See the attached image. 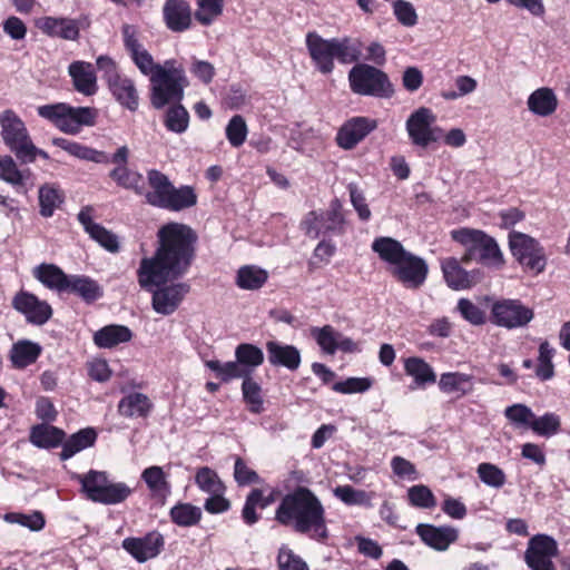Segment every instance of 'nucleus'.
<instances>
[{
    "label": "nucleus",
    "instance_id": "bb28decb",
    "mask_svg": "<svg viewBox=\"0 0 570 570\" xmlns=\"http://www.w3.org/2000/svg\"><path fill=\"white\" fill-rule=\"evenodd\" d=\"M115 100L124 108L136 111L139 106V94L135 81L126 75H120L107 83Z\"/></svg>",
    "mask_w": 570,
    "mask_h": 570
},
{
    "label": "nucleus",
    "instance_id": "c03bdc74",
    "mask_svg": "<svg viewBox=\"0 0 570 570\" xmlns=\"http://www.w3.org/2000/svg\"><path fill=\"white\" fill-rule=\"evenodd\" d=\"M40 215L48 218L63 202V193L52 184H45L39 188Z\"/></svg>",
    "mask_w": 570,
    "mask_h": 570
},
{
    "label": "nucleus",
    "instance_id": "39448f33",
    "mask_svg": "<svg viewBox=\"0 0 570 570\" xmlns=\"http://www.w3.org/2000/svg\"><path fill=\"white\" fill-rule=\"evenodd\" d=\"M451 237L464 247L463 262L476 261L482 265L497 268L503 265V254L497 240L483 230L461 227L451 230Z\"/></svg>",
    "mask_w": 570,
    "mask_h": 570
},
{
    "label": "nucleus",
    "instance_id": "a211bd4d",
    "mask_svg": "<svg viewBox=\"0 0 570 570\" xmlns=\"http://www.w3.org/2000/svg\"><path fill=\"white\" fill-rule=\"evenodd\" d=\"M164 538L153 531L141 538H126L122 548L138 562L142 563L156 558L164 548Z\"/></svg>",
    "mask_w": 570,
    "mask_h": 570
},
{
    "label": "nucleus",
    "instance_id": "393cba45",
    "mask_svg": "<svg viewBox=\"0 0 570 570\" xmlns=\"http://www.w3.org/2000/svg\"><path fill=\"white\" fill-rule=\"evenodd\" d=\"M146 179L148 189L144 187L141 196L148 205L161 208L173 183L166 174L155 168L146 170Z\"/></svg>",
    "mask_w": 570,
    "mask_h": 570
},
{
    "label": "nucleus",
    "instance_id": "1a4fd4ad",
    "mask_svg": "<svg viewBox=\"0 0 570 570\" xmlns=\"http://www.w3.org/2000/svg\"><path fill=\"white\" fill-rule=\"evenodd\" d=\"M141 288L151 293V307L157 314L163 316L174 314L190 291V286L187 283H176L174 281H161Z\"/></svg>",
    "mask_w": 570,
    "mask_h": 570
},
{
    "label": "nucleus",
    "instance_id": "6e6d98bb",
    "mask_svg": "<svg viewBox=\"0 0 570 570\" xmlns=\"http://www.w3.org/2000/svg\"><path fill=\"white\" fill-rule=\"evenodd\" d=\"M338 333L333 326L325 325L323 327H313L311 330L312 337L316 341L321 350L328 355H333L337 351Z\"/></svg>",
    "mask_w": 570,
    "mask_h": 570
},
{
    "label": "nucleus",
    "instance_id": "4468645a",
    "mask_svg": "<svg viewBox=\"0 0 570 570\" xmlns=\"http://www.w3.org/2000/svg\"><path fill=\"white\" fill-rule=\"evenodd\" d=\"M0 128L4 145L17 158L31 147L32 139L27 126L12 109H6L0 114Z\"/></svg>",
    "mask_w": 570,
    "mask_h": 570
},
{
    "label": "nucleus",
    "instance_id": "8fccbe9b",
    "mask_svg": "<svg viewBox=\"0 0 570 570\" xmlns=\"http://www.w3.org/2000/svg\"><path fill=\"white\" fill-rule=\"evenodd\" d=\"M556 350L548 341H542L539 345L538 365L535 375L541 381H549L554 376V365L552 358Z\"/></svg>",
    "mask_w": 570,
    "mask_h": 570
},
{
    "label": "nucleus",
    "instance_id": "052dcab7",
    "mask_svg": "<svg viewBox=\"0 0 570 570\" xmlns=\"http://www.w3.org/2000/svg\"><path fill=\"white\" fill-rule=\"evenodd\" d=\"M195 482L202 491L208 494L225 492V485L217 473L207 466H203L197 471Z\"/></svg>",
    "mask_w": 570,
    "mask_h": 570
},
{
    "label": "nucleus",
    "instance_id": "09e8293b",
    "mask_svg": "<svg viewBox=\"0 0 570 570\" xmlns=\"http://www.w3.org/2000/svg\"><path fill=\"white\" fill-rule=\"evenodd\" d=\"M170 518L179 527H193L200 521L202 510L190 503H178L170 509Z\"/></svg>",
    "mask_w": 570,
    "mask_h": 570
},
{
    "label": "nucleus",
    "instance_id": "13d9d810",
    "mask_svg": "<svg viewBox=\"0 0 570 570\" xmlns=\"http://www.w3.org/2000/svg\"><path fill=\"white\" fill-rule=\"evenodd\" d=\"M476 473L479 479L488 487L500 489L507 482L505 473L498 465L483 462L478 465Z\"/></svg>",
    "mask_w": 570,
    "mask_h": 570
},
{
    "label": "nucleus",
    "instance_id": "0e129e2a",
    "mask_svg": "<svg viewBox=\"0 0 570 570\" xmlns=\"http://www.w3.org/2000/svg\"><path fill=\"white\" fill-rule=\"evenodd\" d=\"M407 498L413 507L432 509L436 505L433 492L423 484L413 485L407 490Z\"/></svg>",
    "mask_w": 570,
    "mask_h": 570
},
{
    "label": "nucleus",
    "instance_id": "9d476101",
    "mask_svg": "<svg viewBox=\"0 0 570 570\" xmlns=\"http://www.w3.org/2000/svg\"><path fill=\"white\" fill-rule=\"evenodd\" d=\"M435 114L426 107H420L413 111L405 122L411 142L414 146L426 148L442 138V129L435 126Z\"/></svg>",
    "mask_w": 570,
    "mask_h": 570
},
{
    "label": "nucleus",
    "instance_id": "4d7b16f0",
    "mask_svg": "<svg viewBox=\"0 0 570 570\" xmlns=\"http://www.w3.org/2000/svg\"><path fill=\"white\" fill-rule=\"evenodd\" d=\"M242 392L252 413L259 414L263 412L264 407L261 385L249 375L243 380Z\"/></svg>",
    "mask_w": 570,
    "mask_h": 570
},
{
    "label": "nucleus",
    "instance_id": "79ce46f5",
    "mask_svg": "<svg viewBox=\"0 0 570 570\" xmlns=\"http://www.w3.org/2000/svg\"><path fill=\"white\" fill-rule=\"evenodd\" d=\"M268 278V273L255 265H245L237 271L236 285L245 291L259 289Z\"/></svg>",
    "mask_w": 570,
    "mask_h": 570
},
{
    "label": "nucleus",
    "instance_id": "a19ab883",
    "mask_svg": "<svg viewBox=\"0 0 570 570\" xmlns=\"http://www.w3.org/2000/svg\"><path fill=\"white\" fill-rule=\"evenodd\" d=\"M65 432L56 426L39 424L32 428L30 441L33 445L43 449L56 448L62 443Z\"/></svg>",
    "mask_w": 570,
    "mask_h": 570
},
{
    "label": "nucleus",
    "instance_id": "cd10ccee",
    "mask_svg": "<svg viewBox=\"0 0 570 570\" xmlns=\"http://www.w3.org/2000/svg\"><path fill=\"white\" fill-rule=\"evenodd\" d=\"M439 389L442 393L461 399L474 391V376L462 372H446L440 375Z\"/></svg>",
    "mask_w": 570,
    "mask_h": 570
},
{
    "label": "nucleus",
    "instance_id": "f8f14e48",
    "mask_svg": "<svg viewBox=\"0 0 570 570\" xmlns=\"http://www.w3.org/2000/svg\"><path fill=\"white\" fill-rule=\"evenodd\" d=\"M533 316V311L519 299H499L491 306L492 323L507 330L524 327Z\"/></svg>",
    "mask_w": 570,
    "mask_h": 570
},
{
    "label": "nucleus",
    "instance_id": "c85d7f7f",
    "mask_svg": "<svg viewBox=\"0 0 570 570\" xmlns=\"http://www.w3.org/2000/svg\"><path fill=\"white\" fill-rule=\"evenodd\" d=\"M32 276L46 288L58 293H66L70 277L59 266L50 263H42L33 267Z\"/></svg>",
    "mask_w": 570,
    "mask_h": 570
},
{
    "label": "nucleus",
    "instance_id": "f704fd0d",
    "mask_svg": "<svg viewBox=\"0 0 570 570\" xmlns=\"http://www.w3.org/2000/svg\"><path fill=\"white\" fill-rule=\"evenodd\" d=\"M141 479L154 498L165 501L171 493V485L161 466L153 465L146 468L141 473Z\"/></svg>",
    "mask_w": 570,
    "mask_h": 570
},
{
    "label": "nucleus",
    "instance_id": "0eeeda50",
    "mask_svg": "<svg viewBox=\"0 0 570 570\" xmlns=\"http://www.w3.org/2000/svg\"><path fill=\"white\" fill-rule=\"evenodd\" d=\"M37 112L68 135L78 134L83 126H94L98 117L96 108L72 107L65 102L39 106Z\"/></svg>",
    "mask_w": 570,
    "mask_h": 570
},
{
    "label": "nucleus",
    "instance_id": "412c9836",
    "mask_svg": "<svg viewBox=\"0 0 570 570\" xmlns=\"http://www.w3.org/2000/svg\"><path fill=\"white\" fill-rule=\"evenodd\" d=\"M78 220L86 233L101 247L110 253L119 252V240L117 235L94 222L91 207H83L78 214Z\"/></svg>",
    "mask_w": 570,
    "mask_h": 570
},
{
    "label": "nucleus",
    "instance_id": "f3484780",
    "mask_svg": "<svg viewBox=\"0 0 570 570\" xmlns=\"http://www.w3.org/2000/svg\"><path fill=\"white\" fill-rule=\"evenodd\" d=\"M377 128V120L357 116L346 120L336 134V144L344 150L356 147L367 135Z\"/></svg>",
    "mask_w": 570,
    "mask_h": 570
},
{
    "label": "nucleus",
    "instance_id": "dca6fc26",
    "mask_svg": "<svg viewBox=\"0 0 570 570\" xmlns=\"http://www.w3.org/2000/svg\"><path fill=\"white\" fill-rule=\"evenodd\" d=\"M12 307L33 325H43L52 316V307L47 301L40 299L27 291H19L12 298Z\"/></svg>",
    "mask_w": 570,
    "mask_h": 570
},
{
    "label": "nucleus",
    "instance_id": "6e6552de",
    "mask_svg": "<svg viewBox=\"0 0 570 570\" xmlns=\"http://www.w3.org/2000/svg\"><path fill=\"white\" fill-rule=\"evenodd\" d=\"M348 82L351 90L361 96L390 98L394 92L386 73L366 63H358L350 70Z\"/></svg>",
    "mask_w": 570,
    "mask_h": 570
},
{
    "label": "nucleus",
    "instance_id": "423d86ee",
    "mask_svg": "<svg viewBox=\"0 0 570 570\" xmlns=\"http://www.w3.org/2000/svg\"><path fill=\"white\" fill-rule=\"evenodd\" d=\"M77 481L81 485L83 495L96 503L115 505L126 501L132 493L125 482H114L105 471L90 470L78 474Z\"/></svg>",
    "mask_w": 570,
    "mask_h": 570
},
{
    "label": "nucleus",
    "instance_id": "c9c22d12",
    "mask_svg": "<svg viewBox=\"0 0 570 570\" xmlns=\"http://www.w3.org/2000/svg\"><path fill=\"white\" fill-rule=\"evenodd\" d=\"M132 333L127 326L112 324L98 330L94 335V342L100 348H111L129 342Z\"/></svg>",
    "mask_w": 570,
    "mask_h": 570
},
{
    "label": "nucleus",
    "instance_id": "b1692460",
    "mask_svg": "<svg viewBox=\"0 0 570 570\" xmlns=\"http://www.w3.org/2000/svg\"><path fill=\"white\" fill-rule=\"evenodd\" d=\"M0 179L12 185L18 193L27 194L33 186L30 169H20L11 156H0Z\"/></svg>",
    "mask_w": 570,
    "mask_h": 570
},
{
    "label": "nucleus",
    "instance_id": "2f4dec72",
    "mask_svg": "<svg viewBox=\"0 0 570 570\" xmlns=\"http://www.w3.org/2000/svg\"><path fill=\"white\" fill-rule=\"evenodd\" d=\"M197 199L198 196L194 187L189 185L176 187L173 184L160 209L181 212L195 206L197 204Z\"/></svg>",
    "mask_w": 570,
    "mask_h": 570
},
{
    "label": "nucleus",
    "instance_id": "ea45409f",
    "mask_svg": "<svg viewBox=\"0 0 570 570\" xmlns=\"http://www.w3.org/2000/svg\"><path fill=\"white\" fill-rule=\"evenodd\" d=\"M404 371L406 375L413 377L417 386L432 384L436 382V374L432 366L423 358L417 356L409 357L404 361Z\"/></svg>",
    "mask_w": 570,
    "mask_h": 570
},
{
    "label": "nucleus",
    "instance_id": "603ef678",
    "mask_svg": "<svg viewBox=\"0 0 570 570\" xmlns=\"http://www.w3.org/2000/svg\"><path fill=\"white\" fill-rule=\"evenodd\" d=\"M560 416L553 412H547L541 416H537L534 414L530 429L540 436L550 438L557 434L560 431Z\"/></svg>",
    "mask_w": 570,
    "mask_h": 570
},
{
    "label": "nucleus",
    "instance_id": "4c0bfd02",
    "mask_svg": "<svg viewBox=\"0 0 570 570\" xmlns=\"http://www.w3.org/2000/svg\"><path fill=\"white\" fill-rule=\"evenodd\" d=\"M558 106V99L552 89L539 88L528 98V108L533 114L547 117L553 114Z\"/></svg>",
    "mask_w": 570,
    "mask_h": 570
},
{
    "label": "nucleus",
    "instance_id": "4be33fe9",
    "mask_svg": "<svg viewBox=\"0 0 570 570\" xmlns=\"http://www.w3.org/2000/svg\"><path fill=\"white\" fill-rule=\"evenodd\" d=\"M36 27L48 37L65 40L79 38V26L75 19L63 17H41L35 21Z\"/></svg>",
    "mask_w": 570,
    "mask_h": 570
},
{
    "label": "nucleus",
    "instance_id": "58836bf2",
    "mask_svg": "<svg viewBox=\"0 0 570 570\" xmlns=\"http://www.w3.org/2000/svg\"><path fill=\"white\" fill-rule=\"evenodd\" d=\"M97 433L92 428H86L72 434L65 443L60 452L61 460H68L76 453L94 445Z\"/></svg>",
    "mask_w": 570,
    "mask_h": 570
},
{
    "label": "nucleus",
    "instance_id": "f03ea898",
    "mask_svg": "<svg viewBox=\"0 0 570 570\" xmlns=\"http://www.w3.org/2000/svg\"><path fill=\"white\" fill-rule=\"evenodd\" d=\"M275 520L312 540L323 542L328 538L324 505L308 488L297 487L285 494L275 510Z\"/></svg>",
    "mask_w": 570,
    "mask_h": 570
},
{
    "label": "nucleus",
    "instance_id": "6ab92c4d",
    "mask_svg": "<svg viewBox=\"0 0 570 570\" xmlns=\"http://www.w3.org/2000/svg\"><path fill=\"white\" fill-rule=\"evenodd\" d=\"M306 48L315 68L324 75L334 70L333 38L324 39L312 31L306 35Z\"/></svg>",
    "mask_w": 570,
    "mask_h": 570
},
{
    "label": "nucleus",
    "instance_id": "de8ad7c7",
    "mask_svg": "<svg viewBox=\"0 0 570 570\" xmlns=\"http://www.w3.org/2000/svg\"><path fill=\"white\" fill-rule=\"evenodd\" d=\"M334 59L347 65L355 62L361 57V43L351 38H333Z\"/></svg>",
    "mask_w": 570,
    "mask_h": 570
},
{
    "label": "nucleus",
    "instance_id": "a18cd8bd",
    "mask_svg": "<svg viewBox=\"0 0 570 570\" xmlns=\"http://www.w3.org/2000/svg\"><path fill=\"white\" fill-rule=\"evenodd\" d=\"M336 499L346 505H358L371 508L373 505V493L355 489L352 485H338L333 490Z\"/></svg>",
    "mask_w": 570,
    "mask_h": 570
},
{
    "label": "nucleus",
    "instance_id": "473e14b6",
    "mask_svg": "<svg viewBox=\"0 0 570 570\" xmlns=\"http://www.w3.org/2000/svg\"><path fill=\"white\" fill-rule=\"evenodd\" d=\"M441 267L446 284L455 291L470 288L475 283L471 273L463 269L454 257L442 261Z\"/></svg>",
    "mask_w": 570,
    "mask_h": 570
},
{
    "label": "nucleus",
    "instance_id": "49530a36",
    "mask_svg": "<svg viewBox=\"0 0 570 570\" xmlns=\"http://www.w3.org/2000/svg\"><path fill=\"white\" fill-rule=\"evenodd\" d=\"M110 178L120 187L134 190L137 195H142V176L138 171L126 167H115L109 173Z\"/></svg>",
    "mask_w": 570,
    "mask_h": 570
},
{
    "label": "nucleus",
    "instance_id": "7ed1b4c3",
    "mask_svg": "<svg viewBox=\"0 0 570 570\" xmlns=\"http://www.w3.org/2000/svg\"><path fill=\"white\" fill-rule=\"evenodd\" d=\"M130 58L138 70L144 76L149 77L151 86L150 101L156 109L183 98L188 80L184 67L175 59H168L161 65L156 63L145 47L130 53Z\"/></svg>",
    "mask_w": 570,
    "mask_h": 570
},
{
    "label": "nucleus",
    "instance_id": "f257e3e1",
    "mask_svg": "<svg viewBox=\"0 0 570 570\" xmlns=\"http://www.w3.org/2000/svg\"><path fill=\"white\" fill-rule=\"evenodd\" d=\"M156 249L144 257L137 269L140 287L161 281H175L186 275L195 259L198 236L188 225L170 222L157 232Z\"/></svg>",
    "mask_w": 570,
    "mask_h": 570
},
{
    "label": "nucleus",
    "instance_id": "aec40b11",
    "mask_svg": "<svg viewBox=\"0 0 570 570\" xmlns=\"http://www.w3.org/2000/svg\"><path fill=\"white\" fill-rule=\"evenodd\" d=\"M416 534L430 548L445 551L459 538V531L454 527L420 523L415 529Z\"/></svg>",
    "mask_w": 570,
    "mask_h": 570
},
{
    "label": "nucleus",
    "instance_id": "5701e85b",
    "mask_svg": "<svg viewBox=\"0 0 570 570\" xmlns=\"http://www.w3.org/2000/svg\"><path fill=\"white\" fill-rule=\"evenodd\" d=\"M268 363L273 366H282L288 371H296L301 363V351L291 344L279 341H268L265 345Z\"/></svg>",
    "mask_w": 570,
    "mask_h": 570
},
{
    "label": "nucleus",
    "instance_id": "5fc2aeb1",
    "mask_svg": "<svg viewBox=\"0 0 570 570\" xmlns=\"http://www.w3.org/2000/svg\"><path fill=\"white\" fill-rule=\"evenodd\" d=\"M196 3L195 18L204 26H209L223 13L224 0H196Z\"/></svg>",
    "mask_w": 570,
    "mask_h": 570
},
{
    "label": "nucleus",
    "instance_id": "69168bd1",
    "mask_svg": "<svg viewBox=\"0 0 570 570\" xmlns=\"http://www.w3.org/2000/svg\"><path fill=\"white\" fill-rule=\"evenodd\" d=\"M373 385V380L370 377H348L344 381L336 382L332 390L341 394L364 393Z\"/></svg>",
    "mask_w": 570,
    "mask_h": 570
},
{
    "label": "nucleus",
    "instance_id": "e2e57ef3",
    "mask_svg": "<svg viewBox=\"0 0 570 570\" xmlns=\"http://www.w3.org/2000/svg\"><path fill=\"white\" fill-rule=\"evenodd\" d=\"M248 129L245 119L240 115L230 118L226 126V137L233 147H240L247 138Z\"/></svg>",
    "mask_w": 570,
    "mask_h": 570
},
{
    "label": "nucleus",
    "instance_id": "ddd939ff",
    "mask_svg": "<svg viewBox=\"0 0 570 570\" xmlns=\"http://www.w3.org/2000/svg\"><path fill=\"white\" fill-rule=\"evenodd\" d=\"M302 228L311 238H318L328 233L341 234L344 226V217L337 200L332 202L326 212H309L302 220Z\"/></svg>",
    "mask_w": 570,
    "mask_h": 570
},
{
    "label": "nucleus",
    "instance_id": "2eb2a0df",
    "mask_svg": "<svg viewBox=\"0 0 570 570\" xmlns=\"http://www.w3.org/2000/svg\"><path fill=\"white\" fill-rule=\"evenodd\" d=\"M557 541L547 534H535L524 552V560L531 570H557L553 558L558 556Z\"/></svg>",
    "mask_w": 570,
    "mask_h": 570
},
{
    "label": "nucleus",
    "instance_id": "3c124183",
    "mask_svg": "<svg viewBox=\"0 0 570 570\" xmlns=\"http://www.w3.org/2000/svg\"><path fill=\"white\" fill-rule=\"evenodd\" d=\"M235 357L237 363L242 364L252 373L253 368L259 366L264 362V353L256 345L249 343H242L235 350Z\"/></svg>",
    "mask_w": 570,
    "mask_h": 570
},
{
    "label": "nucleus",
    "instance_id": "774afa93",
    "mask_svg": "<svg viewBox=\"0 0 570 570\" xmlns=\"http://www.w3.org/2000/svg\"><path fill=\"white\" fill-rule=\"evenodd\" d=\"M393 13L397 21L405 27H413L417 22V14L413 4L405 0L393 2Z\"/></svg>",
    "mask_w": 570,
    "mask_h": 570
},
{
    "label": "nucleus",
    "instance_id": "680f3d73",
    "mask_svg": "<svg viewBox=\"0 0 570 570\" xmlns=\"http://www.w3.org/2000/svg\"><path fill=\"white\" fill-rule=\"evenodd\" d=\"M189 124L188 111L180 105L170 107L165 116V126L169 131L183 134Z\"/></svg>",
    "mask_w": 570,
    "mask_h": 570
},
{
    "label": "nucleus",
    "instance_id": "9b49d317",
    "mask_svg": "<svg viewBox=\"0 0 570 570\" xmlns=\"http://www.w3.org/2000/svg\"><path fill=\"white\" fill-rule=\"evenodd\" d=\"M509 246L513 257L527 269L535 274L544 269V250L537 239L520 232H511Z\"/></svg>",
    "mask_w": 570,
    "mask_h": 570
},
{
    "label": "nucleus",
    "instance_id": "864d4df0",
    "mask_svg": "<svg viewBox=\"0 0 570 570\" xmlns=\"http://www.w3.org/2000/svg\"><path fill=\"white\" fill-rule=\"evenodd\" d=\"M504 416L515 429H530L534 413L522 403H515L504 410Z\"/></svg>",
    "mask_w": 570,
    "mask_h": 570
},
{
    "label": "nucleus",
    "instance_id": "bf43d9fd",
    "mask_svg": "<svg viewBox=\"0 0 570 570\" xmlns=\"http://www.w3.org/2000/svg\"><path fill=\"white\" fill-rule=\"evenodd\" d=\"M3 520L8 523L22 525L31 531H40L46 524L45 517L39 511H33L29 514L9 512L4 514Z\"/></svg>",
    "mask_w": 570,
    "mask_h": 570
},
{
    "label": "nucleus",
    "instance_id": "c756f323",
    "mask_svg": "<svg viewBox=\"0 0 570 570\" xmlns=\"http://www.w3.org/2000/svg\"><path fill=\"white\" fill-rule=\"evenodd\" d=\"M164 19L171 31L187 30L191 23L189 4L184 0H167L164 6Z\"/></svg>",
    "mask_w": 570,
    "mask_h": 570
},
{
    "label": "nucleus",
    "instance_id": "7c9ffc66",
    "mask_svg": "<svg viewBox=\"0 0 570 570\" xmlns=\"http://www.w3.org/2000/svg\"><path fill=\"white\" fill-rule=\"evenodd\" d=\"M66 293L76 294L86 303H94L102 297L104 289L89 276L70 275Z\"/></svg>",
    "mask_w": 570,
    "mask_h": 570
},
{
    "label": "nucleus",
    "instance_id": "20e7f679",
    "mask_svg": "<svg viewBox=\"0 0 570 570\" xmlns=\"http://www.w3.org/2000/svg\"><path fill=\"white\" fill-rule=\"evenodd\" d=\"M371 248L382 262L387 264L391 276L406 288L416 289L426 281L428 263L405 249L397 239L381 236L373 240Z\"/></svg>",
    "mask_w": 570,
    "mask_h": 570
},
{
    "label": "nucleus",
    "instance_id": "72a5a7b5",
    "mask_svg": "<svg viewBox=\"0 0 570 570\" xmlns=\"http://www.w3.org/2000/svg\"><path fill=\"white\" fill-rule=\"evenodd\" d=\"M153 406V402L146 394L132 392L119 401L118 412L125 417H146Z\"/></svg>",
    "mask_w": 570,
    "mask_h": 570
},
{
    "label": "nucleus",
    "instance_id": "338daca9",
    "mask_svg": "<svg viewBox=\"0 0 570 570\" xmlns=\"http://www.w3.org/2000/svg\"><path fill=\"white\" fill-rule=\"evenodd\" d=\"M277 563L279 570H309L307 563L286 546L281 547Z\"/></svg>",
    "mask_w": 570,
    "mask_h": 570
},
{
    "label": "nucleus",
    "instance_id": "e433bc0d",
    "mask_svg": "<svg viewBox=\"0 0 570 570\" xmlns=\"http://www.w3.org/2000/svg\"><path fill=\"white\" fill-rule=\"evenodd\" d=\"M42 347L32 341L21 340L13 344L10 360L14 367L24 368L35 363L40 356Z\"/></svg>",
    "mask_w": 570,
    "mask_h": 570
},
{
    "label": "nucleus",
    "instance_id": "a878e982",
    "mask_svg": "<svg viewBox=\"0 0 570 570\" xmlns=\"http://www.w3.org/2000/svg\"><path fill=\"white\" fill-rule=\"evenodd\" d=\"M68 73L79 94L89 97L98 91L97 76L90 62L73 61L68 67Z\"/></svg>",
    "mask_w": 570,
    "mask_h": 570
},
{
    "label": "nucleus",
    "instance_id": "37998d69",
    "mask_svg": "<svg viewBox=\"0 0 570 570\" xmlns=\"http://www.w3.org/2000/svg\"><path fill=\"white\" fill-rule=\"evenodd\" d=\"M205 365L223 382H229L234 379L244 380L249 375V371L237 363V361L223 363L218 360H209L205 362Z\"/></svg>",
    "mask_w": 570,
    "mask_h": 570
}]
</instances>
